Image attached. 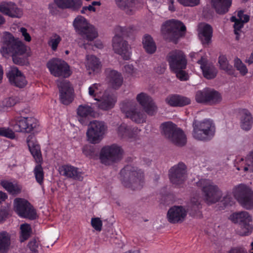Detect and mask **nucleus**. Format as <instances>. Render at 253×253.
<instances>
[{
    "label": "nucleus",
    "instance_id": "obj_1",
    "mask_svg": "<svg viewBox=\"0 0 253 253\" xmlns=\"http://www.w3.org/2000/svg\"><path fill=\"white\" fill-rule=\"evenodd\" d=\"M1 45L0 52L2 56H11L16 64L23 65L26 63V59L20 56L26 52L27 47L18 38L9 32H5L1 39Z\"/></svg>",
    "mask_w": 253,
    "mask_h": 253
},
{
    "label": "nucleus",
    "instance_id": "obj_2",
    "mask_svg": "<svg viewBox=\"0 0 253 253\" xmlns=\"http://www.w3.org/2000/svg\"><path fill=\"white\" fill-rule=\"evenodd\" d=\"M121 175L122 183L125 187L133 190L142 187L143 173L137 168L127 166L121 171Z\"/></svg>",
    "mask_w": 253,
    "mask_h": 253
},
{
    "label": "nucleus",
    "instance_id": "obj_3",
    "mask_svg": "<svg viewBox=\"0 0 253 253\" xmlns=\"http://www.w3.org/2000/svg\"><path fill=\"white\" fill-rule=\"evenodd\" d=\"M196 184L201 190L204 200L208 204L215 203L222 198V191L211 180L201 179Z\"/></svg>",
    "mask_w": 253,
    "mask_h": 253
},
{
    "label": "nucleus",
    "instance_id": "obj_4",
    "mask_svg": "<svg viewBox=\"0 0 253 253\" xmlns=\"http://www.w3.org/2000/svg\"><path fill=\"white\" fill-rule=\"evenodd\" d=\"M131 29L127 27L119 26L116 28V35L112 40L113 48L115 52L120 55L125 60L130 58V46L121 36H127Z\"/></svg>",
    "mask_w": 253,
    "mask_h": 253
},
{
    "label": "nucleus",
    "instance_id": "obj_5",
    "mask_svg": "<svg viewBox=\"0 0 253 253\" xmlns=\"http://www.w3.org/2000/svg\"><path fill=\"white\" fill-rule=\"evenodd\" d=\"M215 130V126L211 120L195 121L193 123V136L197 140H210L214 136Z\"/></svg>",
    "mask_w": 253,
    "mask_h": 253
},
{
    "label": "nucleus",
    "instance_id": "obj_6",
    "mask_svg": "<svg viewBox=\"0 0 253 253\" xmlns=\"http://www.w3.org/2000/svg\"><path fill=\"white\" fill-rule=\"evenodd\" d=\"M73 25L78 34L88 41H92L98 36L95 28L82 16L79 15L76 17L73 21Z\"/></svg>",
    "mask_w": 253,
    "mask_h": 253
},
{
    "label": "nucleus",
    "instance_id": "obj_7",
    "mask_svg": "<svg viewBox=\"0 0 253 253\" xmlns=\"http://www.w3.org/2000/svg\"><path fill=\"white\" fill-rule=\"evenodd\" d=\"M185 26L179 21L171 20L164 23L161 27V33L164 38L174 41L183 36Z\"/></svg>",
    "mask_w": 253,
    "mask_h": 253
},
{
    "label": "nucleus",
    "instance_id": "obj_8",
    "mask_svg": "<svg viewBox=\"0 0 253 253\" xmlns=\"http://www.w3.org/2000/svg\"><path fill=\"white\" fill-rule=\"evenodd\" d=\"M107 126L103 121L94 120L90 122L86 131L87 140L91 143H98L103 139Z\"/></svg>",
    "mask_w": 253,
    "mask_h": 253
},
{
    "label": "nucleus",
    "instance_id": "obj_9",
    "mask_svg": "<svg viewBox=\"0 0 253 253\" xmlns=\"http://www.w3.org/2000/svg\"><path fill=\"white\" fill-rule=\"evenodd\" d=\"M233 194L239 203L247 209H253V192L246 185L240 184L235 186Z\"/></svg>",
    "mask_w": 253,
    "mask_h": 253
},
{
    "label": "nucleus",
    "instance_id": "obj_10",
    "mask_svg": "<svg viewBox=\"0 0 253 253\" xmlns=\"http://www.w3.org/2000/svg\"><path fill=\"white\" fill-rule=\"evenodd\" d=\"M122 150L116 145H112L103 147L101 151L100 159L101 162L106 165H109L121 158Z\"/></svg>",
    "mask_w": 253,
    "mask_h": 253
},
{
    "label": "nucleus",
    "instance_id": "obj_11",
    "mask_svg": "<svg viewBox=\"0 0 253 253\" xmlns=\"http://www.w3.org/2000/svg\"><path fill=\"white\" fill-rule=\"evenodd\" d=\"M10 126L16 132L29 133L37 127L38 121L33 117H21L12 121Z\"/></svg>",
    "mask_w": 253,
    "mask_h": 253
},
{
    "label": "nucleus",
    "instance_id": "obj_12",
    "mask_svg": "<svg viewBox=\"0 0 253 253\" xmlns=\"http://www.w3.org/2000/svg\"><path fill=\"white\" fill-rule=\"evenodd\" d=\"M136 104L133 101H126L123 103L121 107L126 117L133 121L141 123L145 121V114L140 109L136 108Z\"/></svg>",
    "mask_w": 253,
    "mask_h": 253
},
{
    "label": "nucleus",
    "instance_id": "obj_13",
    "mask_svg": "<svg viewBox=\"0 0 253 253\" xmlns=\"http://www.w3.org/2000/svg\"><path fill=\"white\" fill-rule=\"evenodd\" d=\"M47 67L51 74L55 77L67 78L71 75L69 66L63 60L53 59L47 63Z\"/></svg>",
    "mask_w": 253,
    "mask_h": 253
},
{
    "label": "nucleus",
    "instance_id": "obj_14",
    "mask_svg": "<svg viewBox=\"0 0 253 253\" xmlns=\"http://www.w3.org/2000/svg\"><path fill=\"white\" fill-rule=\"evenodd\" d=\"M14 211L21 217L34 219L36 213L31 205L26 200L16 198L13 203Z\"/></svg>",
    "mask_w": 253,
    "mask_h": 253
},
{
    "label": "nucleus",
    "instance_id": "obj_15",
    "mask_svg": "<svg viewBox=\"0 0 253 253\" xmlns=\"http://www.w3.org/2000/svg\"><path fill=\"white\" fill-rule=\"evenodd\" d=\"M186 168L183 163L172 167L169 170V178L174 185H180L186 179Z\"/></svg>",
    "mask_w": 253,
    "mask_h": 253
},
{
    "label": "nucleus",
    "instance_id": "obj_16",
    "mask_svg": "<svg viewBox=\"0 0 253 253\" xmlns=\"http://www.w3.org/2000/svg\"><path fill=\"white\" fill-rule=\"evenodd\" d=\"M167 60L172 71L185 69L186 67L185 56L180 50H174L169 52L167 56Z\"/></svg>",
    "mask_w": 253,
    "mask_h": 253
},
{
    "label": "nucleus",
    "instance_id": "obj_17",
    "mask_svg": "<svg viewBox=\"0 0 253 253\" xmlns=\"http://www.w3.org/2000/svg\"><path fill=\"white\" fill-rule=\"evenodd\" d=\"M57 85L59 90L61 102L65 105L70 103L73 99V89L69 82L59 79L57 80Z\"/></svg>",
    "mask_w": 253,
    "mask_h": 253
},
{
    "label": "nucleus",
    "instance_id": "obj_18",
    "mask_svg": "<svg viewBox=\"0 0 253 253\" xmlns=\"http://www.w3.org/2000/svg\"><path fill=\"white\" fill-rule=\"evenodd\" d=\"M6 76L10 84L16 87L22 88L27 84L25 76L16 67H10Z\"/></svg>",
    "mask_w": 253,
    "mask_h": 253
},
{
    "label": "nucleus",
    "instance_id": "obj_19",
    "mask_svg": "<svg viewBox=\"0 0 253 253\" xmlns=\"http://www.w3.org/2000/svg\"><path fill=\"white\" fill-rule=\"evenodd\" d=\"M187 212V210L182 206H173L168 211V220L171 223H181L185 219Z\"/></svg>",
    "mask_w": 253,
    "mask_h": 253
},
{
    "label": "nucleus",
    "instance_id": "obj_20",
    "mask_svg": "<svg viewBox=\"0 0 253 253\" xmlns=\"http://www.w3.org/2000/svg\"><path fill=\"white\" fill-rule=\"evenodd\" d=\"M136 98L148 114L152 115L156 113L157 108L151 97L147 94L141 92L137 95Z\"/></svg>",
    "mask_w": 253,
    "mask_h": 253
},
{
    "label": "nucleus",
    "instance_id": "obj_21",
    "mask_svg": "<svg viewBox=\"0 0 253 253\" xmlns=\"http://www.w3.org/2000/svg\"><path fill=\"white\" fill-rule=\"evenodd\" d=\"M117 102L116 97L105 91L96 103L98 108L103 110H108L113 108Z\"/></svg>",
    "mask_w": 253,
    "mask_h": 253
},
{
    "label": "nucleus",
    "instance_id": "obj_22",
    "mask_svg": "<svg viewBox=\"0 0 253 253\" xmlns=\"http://www.w3.org/2000/svg\"><path fill=\"white\" fill-rule=\"evenodd\" d=\"M116 4L128 14H132L136 8L144 3L143 0H116Z\"/></svg>",
    "mask_w": 253,
    "mask_h": 253
},
{
    "label": "nucleus",
    "instance_id": "obj_23",
    "mask_svg": "<svg viewBox=\"0 0 253 253\" xmlns=\"http://www.w3.org/2000/svg\"><path fill=\"white\" fill-rule=\"evenodd\" d=\"M0 12L13 18H20L23 15L22 11L12 2L1 3Z\"/></svg>",
    "mask_w": 253,
    "mask_h": 253
},
{
    "label": "nucleus",
    "instance_id": "obj_24",
    "mask_svg": "<svg viewBox=\"0 0 253 253\" xmlns=\"http://www.w3.org/2000/svg\"><path fill=\"white\" fill-rule=\"evenodd\" d=\"M106 75L108 83L112 88L117 89L122 86L124 79L121 73L116 70L108 69Z\"/></svg>",
    "mask_w": 253,
    "mask_h": 253
},
{
    "label": "nucleus",
    "instance_id": "obj_25",
    "mask_svg": "<svg viewBox=\"0 0 253 253\" xmlns=\"http://www.w3.org/2000/svg\"><path fill=\"white\" fill-rule=\"evenodd\" d=\"M140 130L137 128L130 127L125 124H121L117 129V133L120 137L131 139H135L138 135Z\"/></svg>",
    "mask_w": 253,
    "mask_h": 253
},
{
    "label": "nucleus",
    "instance_id": "obj_26",
    "mask_svg": "<svg viewBox=\"0 0 253 253\" xmlns=\"http://www.w3.org/2000/svg\"><path fill=\"white\" fill-rule=\"evenodd\" d=\"M198 36L202 43L208 45L211 40L212 34L211 27L206 23H201L198 28Z\"/></svg>",
    "mask_w": 253,
    "mask_h": 253
},
{
    "label": "nucleus",
    "instance_id": "obj_27",
    "mask_svg": "<svg viewBox=\"0 0 253 253\" xmlns=\"http://www.w3.org/2000/svg\"><path fill=\"white\" fill-rule=\"evenodd\" d=\"M236 169L245 172H253V150L249 152L245 159L241 158L237 161Z\"/></svg>",
    "mask_w": 253,
    "mask_h": 253
},
{
    "label": "nucleus",
    "instance_id": "obj_28",
    "mask_svg": "<svg viewBox=\"0 0 253 253\" xmlns=\"http://www.w3.org/2000/svg\"><path fill=\"white\" fill-rule=\"evenodd\" d=\"M60 174L67 178L81 181L83 179L82 173L79 169L72 166L64 165L59 168Z\"/></svg>",
    "mask_w": 253,
    "mask_h": 253
},
{
    "label": "nucleus",
    "instance_id": "obj_29",
    "mask_svg": "<svg viewBox=\"0 0 253 253\" xmlns=\"http://www.w3.org/2000/svg\"><path fill=\"white\" fill-rule=\"evenodd\" d=\"M198 63L200 64V67L205 78L208 79L215 78L217 70L212 64L208 63L207 59L203 57L198 61Z\"/></svg>",
    "mask_w": 253,
    "mask_h": 253
},
{
    "label": "nucleus",
    "instance_id": "obj_30",
    "mask_svg": "<svg viewBox=\"0 0 253 253\" xmlns=\"http://www.w3.org/2000/svg\"><path fill=\"white\" fill-rule=\"evenodd\" d=\"M166 103L170 106H183L190 103V99L186 97L178 95H172L166 98Z\"/></svg>",
    "mask_w": 253,
    "mask_h": 253
},
{
    "label": "nucleus",
    "instance_id": "obj_31",
    "mask_svg": "<svg viewBox=\"0 0 253 253\" xmlns=\"http://www.w3.org/2000/svg\"><path fill=\"white\" fill-rule=\"evenodd\" d=\"M85 66L89 73L98 72L101 69V63L99 60L92 55L86 56Z\"/></svg>",
    "mask_w": 253,
    "mask_h": 253
},
{
    "label": "nucleus",
    "instance_id": "obj_32",
    "mask_svg": "<svg viewBox=\"0 0 253 253\" xmlns=\"http://www.w3.org/2000/svg\"><path fill=\"white\" fill-rule=\"evenodd\" d=\"M176 125L171 122H166L160 126L161 132L162 135L168 140L171 138V136L178 128Z\"/></svg>",
    "mask_w": 253,
    "mask_h": 253
},
{
    "label": "nucleus",
    "instance_id": "obj_33",
    "mask_svg": "<svg viewBox=\"0 0 253 253\" xmlns=\"http://www.w3.org/2000/svg\"><path fill=\"white\" fill-rule=\"evenodd\" d=\"M57 5L61 8H69L73 10L79 9L82 5L81 0H54Z\"/></svg>",
    "mask_w": 253,
    "mask_h": 253
},
{
    "label": "nucleus",
    "instance_id": "obj_34",
    "mask_svg": "<svg viewBox=\"0 0 253 253\" xmlns=\"http://www.w3.org/2000/svg\"><path fill=\"white\" fill-rule=\"evenodd\" d=\"M211 3L216 12L223 14L228 12L232 0H211Z\"/></svg>",
    "mask_w": 253,
    "mask_h": 253
},
{
    "label": "nucleus",
    "instance_id": "obj_35",
    "mask_svg": "<svg viewBox=\"0 0 253 253\" xmlns=\"http://www.w3.org/2000/svg\"><path fill=\"white\" fill-rule=\"evenodd\" d=\"M33 136L29 135L27 139V144L29 149L35 158L37 163H41L42 161L40 146L34 143L32 140Z\"/></svg>",
    "mask_w": 253,
    "mask_h": 253
},
{
    "label": "nucleus",
    "instance_id": "obj_36",
    "mask_svg": "<svg viewBox=\"0 0 253 253\" xmlns=\"http://www.w3.org/2000/svg\"><path fill=\"white\" fill-rule=\"evenodd\" d=\"M230 219L234 223L239 224L248 223L252 221L250 215L245 211L233 213L230 215Z\"/></svg>",
    "mask_w": 253,
    "mask_h": 253
},
{
    "label": "nucleus",
    "instance_id": "obj_37",
    "mask_svg": "<svg viewBox=\"0 0 253 253\" xmlns=\"http://www.w3.org/2000/svg\"><path fill=\"white\" fill-rule=\"evenodd\" d=\"M168 141L178 146H182L185 145L187 138L183 130L178 128L171 136Z\"/></svg>",
    "mask_w": 253,
    "mask_h": 253
},
{
    "label": "nucleus",
    "instance_id": "obj_38",
    "mask_svg": "<svg viewBox=\"0 0 253 253\" xmlns=\"http://www.w3.org/2000/svg\"><path fill=\"white\" fill-rule=\"evenodd\" d=\"M201 207L200 202L197 198H192L189 205L190 215L194 217L201 218L202 214L200 210Z\"/></svg>",
    "mask_w": 253,
    "mask_h": 253
},
{
    "label": "nucleus",
    "instance_id": "obj_39",
    "mask_svg": "<svg viewBox=\"0 0 253 253\" xmlns=\"http://www.w3.org/2000/svg\"><path fill=\"white\" fill-rule=\"evenodd\" d=\"M1 185L9 193L13 195L19 194L22 190V186L17 183H13L7 180H2Z\"/></svg>",
    "mask_w": 253,
    "mask_h": 253
},
{
    "label": "nucleus",
    "instance_id": "obj_40",
    "mask_svg": "<svg viewBox=\"0 0 253 253\" xmlns=\"http://www.w3.org/2000/svg\"><path fill=\"white\" fill-rule=\"evenodd\" d=\"M253 125V118L251 113L247 110L242 112L241 118V127L246 131L250 130Z\"/></svg>",
    "mask_w": 253,
    "mask_h": 253
},
{
    "label": "nucleus",
    "instance_id": "obj_41",
    "mask_svg": "<svg viewBox=\"0 0 253 253\" xmlns=\"http://www.w3.org/2000/svg\"><path fill=\"white\" fill-rule=\"evenodd\" d=\"M142 43L144 48L147 53L152 54L155 52L156 45L151 36H145L143 39Z\"/></svg>",
    "mask_w": 253,
    "mask_h": 253
},
{
    "label": "nucleus",
    "instance_id": "obj_42",
    "mask_svg": "<svg viewBox=\"0 0 253 253\" xmlns=\"http://www.w3.org/2000/svg\"><path fill=\"white\" fill-rule=\"evenodd\" d=\"M10 237L5 232L0 233V253H5L10 245Z\"/></svg>",
    "mask_w": 253,
    "mask_h": 253
},
{
    "label": "nucleus",
    "instance_id": "obj_43",
    "mask_svg": "<svg viewBox=\"0 0 253 253\" xmlns=\"http://www.w3.org/2000/svg\"><path fill=\"white\" fill-rule=\"evenodd\" d=\"M218 64L220 69L224 70L226 73L229 75L234 73V70L232 66L230 65L225 55H220L218 58Z\"/></svg>",
    "mask_w": 253,
    "mask_h": 253
},
{
    "label": "nucleus",
    "instance_id": "obj_44",
    "mask_svg": "<svg viewBox=\"0 0 253 253\" xmlns=\"http://www.w3.org/2000/svg\"><path fill=\"white\" fill-rule=\"evenodd\" d=\"M207 104L215 105L219 103L222 100L220 94L213 89H209L208 91Z\"/></svg>",
    "mask_w": 253,
    "mask_h": 253
},
{
    "label": "nucleus",
    "instance_id": "obj_45",
    "mask_svg": "<svg viewBox=\"0 0 253 253\" xmlns=\"http://www.w3.org/2000/svg\"><path fill=\"white\" fill-rule=\"evenodd\" d=\"M94 113L93 109L87 105H81L77 109V114L78 116L82 118H86L89 116H92Z\"/></svg>",
    "mask_w": 253,
    "mask_h": 253
},
{
    "label": "nucleus",
    "instance_id": "obj_46",
    "mask_svg": "<svg viewBox=\"0 0 253 253\" xmlns=\"http://www.w3.org/2000/svg\"><path fill=\"white\" fill-rule=\"evenodd\" d=\"M101 91V85L99 84H94L88 87L89 95L96 101L99 100Z\"/></svg>",
    "mask_w": 253,
    "mask_h": 253
},
{
    "label": "nucleus",
    "instance_id": "obj_47",
    "mask_svg": "<svg viewBox=\"0 0 253 253\" xmlns=\"http://www.w3.org/2000/svg\"><path fill=\"white\" fill-rule=\"evenodd\" d=\"M209 88H205L196 92L195 99L200 103L207 104Z\"/></svg>",
    "mask_w": 253,
    "mask_h": 253
},
{
    "label": "nucleus",
    "instance_id": "obj_48",
    "mask_svg": "<svg viewBox=\"0 0 253 253\" xmlns=\"http://www.w3.org/2000/svg\"><path fill=\"white\" fill-rule=\"evenodd\" d=\"M61 40V37L59 35L54 34L49 38L47 44L52 50L56 51Z\"/></svg>",
    "mask_w": 253,
    "mask_h": 253
},
{
    "label": "nucleus",
    "instance_id": "obj_49",
    "mask_svg": "<svg viewBox=\"0 0 253 253\" xmlns=\"http://www.w3.org/2000/svg\"><path fill=\"white\" fill-rule=\"evenodd\" d=\"M17 102V99L15 97H9L4 99L0 102V111H5L8 108L14 106Z\"/></svg>",
    "mask_w": 253,
    "mask_h": 253
},
{
    "label": "nucleus",
    "instance_id": "obj_50",
    "mask_svg": "<svg viewBox=\"0 0 253 253\" xmlns=\"http://www.w3.org/2000/svg\"><path fill=\"white\" fill-rule=\"evenodd\" d=\"M252 222L248 223H242L240 224V227L237 230V233L241 236H247L250 234L253 230V226L251 223Z\"/></svg>",
    "mask_w": 253,
    "mask_h": 253
},
{
    "label": "nucleus",
    "instance_id": "obj_51",
    "mask_svg": "<svg viewBox=\"0 0 253 253\" xmlns=\"http://www.w3.org/2000/svg\"><path fill=\"white\" fill-rule=\"evenodd\" d=\"M20 230V241L21 242H24L27 240L30 236L31 228L29 224L25 223L21 225Z\"/></svg>",
    "mask_w": 253,
    "mask_h": 253
},
{
    "label": "nucleus",
    "instance_id": "obj_52",
    "mask_svg": "<svg viewBox=\"0 0 253 253\" xmlns=\"http://www.w3.org/2000/svg\"><path fill=\"white\" fill-rule=\"evenodd\" d=\"M232 22H234V33L236 35V39L238 40L239 39V33L241 29L243 27V24L245 22H243L238 20L236 17L232 16L231 18Z\"/></svg>",
    "mask_w": 253,
    "mask_h": 253
},
{
    "label": "nucleus",
    "instance_id": "obj_53",
    "mask_svg": "<svg viewBox=\"0 0 253 253\" xmlns=\"http://www.w3.org/2000/svg\"><path fill=\"white\" fill-rule=\"evenodd\" d=\"M234 67L243 76L248 73V70L246 65L238 58H236L234 60Z\"/></svg>",
    "mask_w": 253,
    "mask_h": 253
},
{
    "label": "nucleus",
    "instance_id": "obj_54",
    "mask_svg": "<svg viewBox=\"0 0 253 253\" xmlns=\"http://www.w3.org/2000/svg\"><path fill=\"white\" fill-rule=\"evenodd\" d=\"M34 172L37 181L41 184L43 179V171L41 165H37L34 169Z\"/></svg>",
    "mask_w": 253,
    "mask_h": 253
},
{
    "label": "nucleus",
    "instance_id": "obj_55",
    "mask_svg": "<svg viewBox=\"0 0 253 253\" xmlns=\"http://www.w3.org/2000/svg\"><path fill=\"white\" fill-rule=\"evenodd\" d=\"M0 135L11 139L15 137V134L13 130L6 127H0Z\"/></svg>",
    "mask_w": 253,
    "mask_h": 253
},
{
    "label": "nucleus",
    "instance_id": "obj_56",
    "mask_svg": "<svg viewBox=\"0 0 253 253\" xmlns=\"http://www.w3.org/2000/svg\"><path fill=\"white\" fill-rule=\"evenodd\" d=\"M101 5L100 1H93L91 4L86 6H84L81 10V13L84 14L87 11L89 12H95L96 11V6H99Z\"/></svg>",
    "mask_w": 253,
    "mask_h": 253
},
{
    "label": "nucleus",
    "instance_id": "obj_57",
    "mask_svg": "<svg viewBox=\"0 0 253 253\" xmlns=\"http://www.w3.org/2000/svg\"><path fill=\"white\" fill-rule=\"evenodd\" d=\"M184 69H180L173 71L175 74L177 78L181 81H186L188 79V74L183 70Z\"/></svg>",
    "mask_w": 253,
    "mask_h": 253
},
{
    "label": "nucleus",
    "instance_id": "obj_58",
    "mask_svg": "<svg viewBox=\"0 0 253 253\" xmlns=\"http://www.w3.org/2000/svg\"><path fill=\"white\" fill-rule=\"evenodd\" d=\"M92 226L97 231H100L102 229V222L99 218H93L91 219Z\"/></svg>",
    "mask_w": 253,
    "mask_h": 253
},
{
    "label": "nucleus",
    "instance_id": "obj_59",
    "mask_svg": "<svg viewBox=\"0 0 253 253\" xmlns=\"http://www.w3.org/2000/svg\"><path fill=\"white\" fill-rule=\"evenodd\" d=\"M177 1L185 6H194L200 3V0H177Z\"/></svg>",
    "mask_w": 253,
    "mask_h": 253
},
{
    "label": "nucleus",
    "instance_id": "obj_60",
    "mask_svg": "<svg viewBox=\"0 0 253 253\" xmlns=\"http://www.w3.org/2000/svg\"><path fill=\"white\" fill-rule=\"evenodd\" d=\"M83 154L86 157L91 158L94 154V150L93 148L90 145L84 146L82 148Z\"/></svg>",
    "mask_w": 253,
    "mask_h": 253
},
{
    "label": "nucleus",
    "instance_id": "obj_61",
    "mask_svg": "<svg viewBox=\"0 0 253 253\" xmlns=\"http://www.w3.org/2000/svg\"><path fill=\"white\" fill-rule=\"evenodd\" d=\"M237 16L238 17L237 19L243 22L247 23L250 20V16L248 15L244 14L242 11H239Z\"/></svg>",
    "mask_w": 253,
    "mask_h": 253
},
{
    "label": "nucleus",
    "instance_id": "obj_62",
    "mask_svg": "<svg viewBox=\"0 0 253 253\" xmlns=\"http://www.w3.org/2000/svg\"><path fill=\"white\" fill-rule=\"evenodd\" d=\"M20 32L22 34V36L24 37L25 41L29 42L31 41V37L28 33L27 30L26 28L22 27L19 30Z\"/></svg>",
    "mask_w": 253,
    "mask_h": 253
},
{
    "label": "nucleus",
    "instance_id": "obj_63",
    "mask_svg": "<svg viewBox=\"0 0 253 253\" xmlns=\"http://www.w3.org/2000/svg\"><path fill=\"white\" fill-rule=\"evenodd\" d=\"M28 247L32 252H37L36 249L38 247V243L35 239H33L28 244Z\"/></svg>",
    "mask_w": 253,
    "mask_h": 253
},
{
    "label": "nucleus",
    "instance_id": "obj_64",
    "mask_svg": "<svg viewBox=\"0 0 253 253\" xmlns=\"http://www.w3.org/2000/svg\"><path fill=\"white\" fill-rule=\"evenodd\" d=\"M229 253H248L247 251L242 248H235L232 249Z\"/></svg>",
    "mask_w": 253,
    "mask_h": 253
}]
</instances>
